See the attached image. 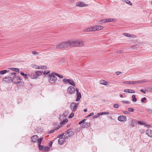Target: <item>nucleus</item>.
Instances as JSON below:
<instances>
[{
    "mask_svg": "<svg viewBox=\"0 0 152 152\" xmlns=\"http://www.w3.org/2000/svg\"><path fill=\"white\" fill-rule=\"evenodd\" d=\"M75 91V88L72 86H69L67 92L69 94H73Z\"/></svg>",
    "mask_w": 152,
    "mask_h": 152,
    "instance_id": "nucleus-8",
    "label": "nucleus"
},
{
    "mask_svg": "<svg viewBox=\"0 0 152 152\" xmlns=\"http://www.w3.org/2000/svg\"><path fill=\"white\" fill-rule=\"evenodd\" d=\"M98 116L96 114V115H95L93 117L94 118H98Z\"/></svg>",
    "mask_w": 152,
    "mask_h": 152,
    "instance_id": "nucleus-60",
    "label": "nucleus"
},
{
    "mask_svg": "<svg viewBox=\"0 0 152 152\" xmlns=\"http://www.w3.org/2000/svg\"><path fill=\"white\" fill-rule=\"evenodd\" d=\"M122 52L121 51H118L117 52V53H118L120 54L121 53V52Z\"/></svg>",
    "mask_w": 152,
    "mask_h": 152,
    "instance_id": "nucleus-62",
    "label": "nucleus"
},
{
    "mask_svg": "<svg viewBox=\"0 0 152 152\" xmlns=\"http://www.w3.org/2000/svg\"><path fill=\"white\" fill-rule=\"evenodd\" d=\"M66 116L64 115V114H63L60 115V119H61V118L63 119L64 118H65L66 117Z\"/></svg>",
    "mask_w": 152,
    "mask_h": 152,
    "instance_id": "nucleus-40",
    "label": "nucleus"
},
{
    "mask_svg": "<svg viewBox=\"0 0 152 152\" xmlns=\"http://www.w3.org/2000/svg\"><path fill=\"white\" fill-rule=\"evenodd\" d=\"M146 81L145 80H140L135 81V84L136 83H144Z\"/></svg>",
    "mask_w": 152,
    "mask_h": 152,
    "instance_id": "nucleus-30",
    "label": "nucleus"
},
{
    "mask_svg": "<svg viewBox=\"0 0 152 152\" xmlns=\"http://www.w3.org/2000/svg\"><path fill=\"white\" fill-rule=\"evenodd\" d=\"M106 22H107V19H105L100 20L99 21V24H102L103 23H105Z\"/></svg>",
    "mask_w": 152,
    "mask_h": 152,
    "instance_id": "nucleus-23",
    "label": "nucleus"
},
{
    "mask_svg": "<svg viewBox=\"0 0 152 152\" xmlns=\"http://www.w3.org/2000/svg\"><path fill=\"white\" fill-rule=\"evenodd\" d=\"M107 22H113L115 21V19H106Z\"/></svg>",
    "mask_w": 152,
    "mask_h": 152,
    "instance_id": "nucleus-35",
    "label": "nucleus"
},
{
    "mask_svg": "<svg viewBox=\"0 0 152 152\" xmlns=\"http://www.w3.org/2000/svg\"><path fill=\"white\" fill-rule=\"evenodd\" d=\"M76 90L77 92V98L76 99V101H78L81 98V94L80 92H79V90L77 89H76Z\"/></svg>",
    "mask_w": 152,
    "mask_h": 152,
    "instance_id": "nucleus-11",
    "label": "nucleus"
},
{
    "mask_svg": "<svg viewBox=\"0 0 152 152\" xmlns=\"http://www.w3.org/2000/svg\"><path fill=\"white\" fill-rule=\"evenodd\" d=\"M124 83L129 84H135V81H124L123 82Z\"/></svg>",
    "mask_w": 152,
    "mask_h": 152,
    "instance_id": "nucleus-18",
    "label": "nucleus"
},
{
    "mask_svg": "<svg viewBox=\"0 0 152 152\" xmlns=\"http://www.w3.org/2000/svg\"><path fill=\"white\" fill-rule=\"evenodd\" d=\"M128 110L130 112H133L134 111V109L132 108H129L128 109Z\"/></svg>",
    "mask_w": 152,
    "mask_h": 152,
    "instance_id": "nucleus-46",
    "label": "nucleus"
},
{
    "mask_svg": "<svg viewBox=\"0 0 152 152\" xmlns=\"http://www.w3.org/2000/svg\"><path fill=\"white\" fill-rule=\"evenodd\" d=\"M69 84H70L71 85L73 86H75V83L74 82V81L72 80L71 79H69Z\"/></svg>",
    "mask_w": 152,
    "mask_h": 152,
    "instance_id": "nucleus-20",
    "label": "nucleus"
},
{
    "mask_svg": "<svg viewBox=\"0 0 152 152\" xmlns=\"http://www.w3.org/2000/svg\"><path fill=\"white\" fill-rule=\"evenodd\" d=\"M113 107L115 108H118V107L119 106L118 104H114Z\"/></svg>",
    "mask_w": 152,
    "mask_h": 152,
    "instance_id": "nucleus-53",
    "label": "nucleus"
},
{
    "mask_svg": "<svg viewBox=\"0 0 152 152\" xmlns=\"http://www.w3.org/2000/svg\"><path fill=\"white\" fill-rule=\"evenodd\" d=\"M20 74L21 75L25 77H27V75L25 74L23 72H21L20 73Z\"/></svg>",
    "mask_w": 152,
    "mask_h": 152,
    "instance_id": "nucleus-43",
    "label": "nucleus"
},
{
    "mask_svg": "<svg viewBox=\"0 0 152 152\" xmlns=\"http://www.w3.org/2000/svg\"><path fill=\"white\" fill-rule=\"evenodd\" d=\"M11 69L13 70V71H15L16 72H19V69L17 68H10Z\"/></svg>",
    "mask_w": 152,
    "mask_h": 152,
    "instance_id": "nucleus-34",
    "label": "nucleus"
},
{
    "mask_svg": "<svg viewBox=\"0 0 152 152\" xmlns=\"http://www.w3.org/2000/svg\"><path fill=\"white\" fill-rule=\"evenodd\" d=\"M91 31H97L96 26L91 27Z\"/></svg>",
    "mask_w": 152,
    "mask_h": 152,
    "instance_id": "nucleus-26",
    "label": "nucleus"
},
{
    "mask_svg": "<svg viewBox=\"0 0 152 152\" xmlns=\"http://www.w3.org/2000/svg\"><path fill=\"white\" fill-rule=\"evenodd\" d=\"M47 68V67L46 66H39V69H46Z\"/></svg>",
    "mask_w": 152,
    "mask_h": 152,
    "instance_id": "nucleus-36",
    "label": "nucleus"
},
{
    "mask_svg": "<svg viewBox=\"0 0 152 152\" xmlns=\"http://www.w3.org/2000/svg\"><path fill=\"white\" fill-rule=\"evenodd\" d=\"M96 26V28L97 29V31H99L100 30H102L104 28V27L101 26Z\"/></svg>",
    "mask_w": 152,
    "mask_h": 152,
    "instance_id": "nucleus-22",
    "label": "nucleus"
},
{
    "mask_svg": "<svg viewBox=\"0 0 152 152\" xmlns=\"http://www.w3.org/2000/svg\"><path fill=\"white\" fill-rule=\"evenodd\" d=\"M110 114V113L108 112H103L101 113H98L97 114L98 117L102 115H109Z\"/></svg>",
    "mask_w": 152,
    "mask_h": 152,
    "instance_id": "nucleus-15",
    "label": "nucleus"
},
{
    "mask_svg": "<svg viewBox=\"0 0 152 152\" xmlns=\"http://www.w3.org/2000/svg\"><path fill=\"white\" fill-rule=\"evenodd\" d=\"M76 6H78L80 7H83L87 6L88 4H85L82 2L79 1L76 3Z\"/></svg>",
    "mask_w": 152,
    "mask_h": 152,
    "instance_id": "nucleus-10",
    "label": "nucleus"
},
{
    "mask_svg": "<svg viewBox=\"0 0 152 152\" xmlns=\"http://www.w3.org/2000/svg\"><path fill=\"white\" fill-rule=\"evenodd\" d=\"M68 121V120L67 119H65L63 121H61V124L63 125L65 124L66 123H67Z\"/></svg>",
    "mask_w": 152,
    "mask_h": 152,
    "instance_id": "nucleus-33",
    "label": "nucleus"
},
{
    "mask_svg": "<svg viewBox=\"0 0 152 152\" xmlns=\"http://www.w3.org/2000/svg\"><path fill=\"white\" fill-rule=\"evenodd\" d=\"M53 144V142L52 141H51L49 143V146L51 147L52 146V145Z\"/></svg>",
    "mask_w": 152,
    "mask_h": 152,
    "instance_id": "nucleus-57",
    "label": "nucleus"
},
{
    "mask_svg": "<svg viewBox=\"0 0 152 152\" xmlns=\"http://www.w3.org/2000/svg\"><path fill=\"white\" fill-rule=\"evenodd\" d=\"M38 136L37 135H34L33 136L31 137V141L33 142H35L37 140Z\"/></svg>",
    "mask_w": 152,
    "mask_h": 152,
    "instance_id": "nucleus-12",
    "label": "nucleus"
},
{
    "mask_svg": "<svg viewBox=\"0 0 152 152\" xmlns=\"http://www.w3.org/2000/svg\"><path fill=\"white\" fill-rule=\"evenodd\" d=\"M83 111L85 112H86L87 111V110L86 109H85Z\"/></svg>",
    "mask_w": 152,
    "mask_h": 152,
    "instance_id": "nucleus-64",
    "label": "nucleus"
},
{
    "mask_svg": "<svg viewBox=\"0 0 152 152\" xmlns=\"http://www.w3.org/2000/svg\"><path fill=\"white\" fill-rule=\"evenodd\" d=\"M60 127V126H58V127L56 128L55 129L50 131L49 132L50 133H53V132H54L55 130H56L58 129Z\"/></svg>",
    "mask_w": 152,
    "mask_h": 152,
    "instance_id": "nucleus-38",
    "label": "nucleus"
},
{
    "mask_svg": "<svg viewBox=\"0 0 152 152\" xmlns=\"http://www.w3.org/2000/svg\"><path fill=\"white\" fill-rule=\"evenodd\" d=\"M137 123L138 124L141 125H142L145 124V123L143 122L142 121H137Z\"/></svg>",
    "mask_w": 152,
    "mask_h": 152,
    "instance_id": "nucleus-37",
    "label": "nucleus"
},
{
    "mask_svg": "<svg viewBox=\"0 0 152 152\" xmlns=\"http://www.w3.org/2000/svg\"><path fill=\"white\" fill-rule=\"evenodd\" d=\"M50 72V71L49 70H45L44 71V72H43V74L44 75H46L49 73Z\"/></svg>",
    "mask_w": 152,
    "mask_h": 152,
    "instance_id": "nucleus-39",
    "label": "nucleus"
},
{
    "mask_svg": "<svg viewBox=\"0 0 152 152\" xmlns=\"http://www.w3.org/2000/svg\"><path fill=\"white\" fill-rule=\"evenodd\" d=\"M43 139V138H40L39 139H38L37 143L38 144V145H40V144H41V142Z\"/></svg>",
    "mask_w": 152,
    "mask_h": 152,
    "instance_id": "nucleus-32",
    "label": "nucleus"
},
{
    "mask_svg": "<svg viewBox=\"0 0 152 152\" xmlns=\"http://www.w3.org/2000/svg\"><path fill=\"white\" fill-rule=\"evenodd\" d=\"M69 41H66L64 42H61L56 45V48H54V49H60L62 48H66L69 46V44L68 43Z\"/></svg>",
    "mask_w": 152,
    "mask_h": 152,
    "instance_id": "nucleus-2",
    "label": "nucleus"
},
{
    "mask_svg": "<svg viewBox=\"0 0 152 152\" xmlns=\"http://www.w3.org/2000/svg\"><path fill=\"white\" fill-rule=\"evenodd\" d=\"M132 100L134 102H135L137 101V99L135 95H132Z\"/></svg>",
    "mask_w": 152,
    "mask_h": 152,
    "instance_id": "nucleus-27",
    "label": "nucleus"
},
{
    "mask_svg": "<svg viewBox=\"0 0 152 152\" xmlns=\"http://www.w3.org/2000/svg\"><path fill=\"white\" fill-rule=\"evenodd\" d=\"M140 91L142 92L144 94H145L146 93L145 92V91H143V89H141Z\"/></svg>",
    "mask_w": 152,
    "mask_h": 152,
    "instance_id": "nucleus-59",
    "label": "nucleus"
},
{
    "mask_svg": "<svg viewBox=\"0 0 152 152\" xmlns=\"http://www.w3.org/2000/svg\"><path fill=\"white\" fill-rule=\"evenodd\" d=\"M39 149L40 150H42L43 149V146L41 145V144H40V145H38Z\"/></svg>",
    "mask_w": 152,
    "mask_h": 152,
    "instance_id": "nucleus-47",
    "label": "nucleus"
},
{
    "mask_svg": "<svg viewBox=\"0 0 152 152\" xmlns=\"http://www.w3.org/2000/svg\"><path fill=\"white\" fill-rule=\"evenodd\" d=\"M94 114V113H93V112L89 114V115L87 117H90V116H91L93 115Z\"/></svg>",
    "mask_w": 152,
    "mask_h": 152,
    "instance_id": "nucleus-56",
    "label": "nucleus"
},
{
    "mask_svg": "<svg viewBox=\"0 0 152 152\" xmlns=\"http://www.w3.org/2000/svg\"><path fill=\"white\" fill-rule=\"evenodd\" d=\"M145 90L147 92H152V88L147 87L145 88Z\"/></svg>",
    "mask_w": 152,
    "mask_h": 152,
    "instance_id": "nucleus-25",
    "label": "nucleus"
},
{
    "mask_svg": "<svg viewBox=\"0 0 152 152\" xmlns=\"http://www.w3.org/2000/svg\"><path fill=\"white\" fill-rule=\"evenodd\" d=\"M65 138L63 137H61L59 138V139L58 140V142L60 144L62 145L64 143V142H65Z\"/></svg>",
    "mask_w": 152,
    "mask_h": 152,
    "instance_id": "nucleus-14",
    "label": "nucleus"
},
{
    "mask_svg": "<svg viewBox=\"0 0 152 152\" xmlns=\"http://www.w3.org/2000/svg\"><path fill=\"white\" fill-rule=\"evenodd\" d=\"M124 113L125 114H129V113L128 112L126 111H124Z\"/></svg>",
    "mask_w": 152,
    "mask_h": 152,
    "instance_id": "nucleus-61",
    "label": "nucleus"
},
{
    "mask_svg": "<svg viewBox=\"0 0 152 152\" xmlns=\"http://www.w3.org/2000/svg\"><path fill=\"white\" fill-rule=\"evenodd\" d=\"M150 125H147V124H146V125H145V126H147V127H148L149 126H150Z\"/></svg>",
    "mask_w": 152,
    "mask_h": 152,
    "instance_id": "nucleus-63",
    "label": "nucleus"
},
{
    "mask_svg": "<svg viewBox=\"0 0 152 152\" xmlns=\"http://www.w3.org/2000/svg\"><path fill=\"white\" fill-rule=\"evenodd\" d=\"M16 73L15 72L10 73H9V77L11 78V80L14 77L16 76Z\"/></svg>",
    "mask_w": 152,
    "mask_h": 152,
    "instance_id": "nucleus-17",
    "label": "nucleus"
},
{
    "mask_svg": "<svg viewBox=\"0 0 152 152\" xmlns=\"http://www.w3.org/2000/svg\"><path fill=\"white\" fill-rule=\"evenodd\" d=\"M43 72L42 71L40 70L36 71L35 73H32L31 74L30 76L31 79H36L38 78L39 76L41 75Z\"/></svg>",
    "mask_w": 152,
    "mask_h": 152,
    "instance_id": "nucleus-3",
    "label": "nucleus"
},
{
    "mask_svg": "<svg viewBox=\"0 0 152 152\" xmlns=\"http://www.w3.org/2000/svg\"><path fill=\"white\" fill-rule=\"evenodd\" d=\"M8 72V71L7 70H3L0 71V73L1 74L4 75L7 72Z\"/></svg>",
    "mask_w": 152,
    "mask_h": 152,
    "instance_id": "nucleus-31",
    "label": "nucleus"
},
{
    "mask_svg": "<svg viewBox=\"0 0 152 152\" xmlns=\"http://www.w3.org/2000/svg\"><path fill=\"white\" fill-rule=\"evenodd\" d=\"M74 115V113H73V112H72L71 114H70V115L69 116V118H72Z\"/></svg>",
    "mask_w": 152,
    "mask_h": 152,
    "instance_id": "nucleus-44",
    "label": "nucleus"
},
{
    "mask_svg": "<svg viewBox=\"0 0 152 152\" xmlns=\"http://www.w3.org/2000/svg\"><path fill=\"white\" fill-rule=\"evenodd\" d=\"M146 98L145 97L142 98L141 99V101L142 102H144V101H145L146 100Z\"/></svg>",
    "mask_w": 152,
    "mask_h": 152,
    "instance_id": "nucleus-49",
    "label": "nucleus"
},
{
    "mask_svg": "<svg viewBox=\"0 0 152 152\" xmlns=\"http://www.w3.org/2000/svg\"><path fill=\"white\" fill-rule=\"evenodd\" d=\"M20 77L19 76H15L12 79V80L13 83H18L20 82Z\"/></svg>",
    "mask_w": 152,
    "mask_h": 152,
    "instance_id": "nucleus-9",
    "label": "nucleus"
},
{
    "mask_svg": "<svg viewBox=\"0 0 152 152\" xmlns=\"http://www.w3.org/2000/svg\"><path fill=\"white\" fill-rule=\"evenodd\" d=\"M124 92H128L129 93H135L134 90H131V89H125L124 90Z\"/></svg>",
    "mask_w": 152,
    "mask_h": 152,
    "instance_id": "nucleus-19",
    "label": "nucleus"
},
{
    "mask_svg": "<svg viewBox=\"0 0 152 152\" xmlns=\"http://www.w3.org/2000/svg\"><path fill=\"white\" fill-rule=\"evenodd\" d=\"M69 46L71 47L81 46L84 45V42L81 39L72 40H68Z\"/></svg>",
    "mask_w": 152,
    "mask_h": 152,
    "instance_id": "nucleus-1",
    "label": "nucleus"
},
{
    "mask_svg": "<svg viewBox=\"0 0 152 152\" xmlns=\"http://www.w3.org/2000/svg\"><path fill=\"white\" fill-rule=\"evenodd\" d=\"M34 67L36 69H39V66L37 65H34Z\"/></svg>",
    "mask_w": 152,
    "mask_h": 152,
    "instance_id": "nucleus-51",
    "label": "nucleus"
},
{
    "mask_svg": "<svg viewBox=\"0 0 152 152\" xmlns=\"http://www.w3.org/2000/svg\"><path fill=\"white\" fill-rule=\"evenodd\" d=\"M123 1L126 2V4H129L130 6H132V4L129 1L125 0H123Z\"/></svg>",
    "mask_w": 152,
    "mask_h": 152,
    "instance_id": "nucleus-29",
    "label": "nucleus"
},
{
    "mask_svg": "<svg viewBox=\"0 0 152 152\" xmlns=\"http://www.w3.org/2000/svg\"><path fill=\"white\" fill-rule=\"evenodd\" d=\"M64 133H62L60 134L57 137L58 138H61V137H62L64 135Z\"/></svg>",
    "mask_w": 152,
    "mask_h": 152,
    "instance_id": "nucleus-50",
    "label": "nucleus"
},
{
    "mask_svg": "<svg viewBox=\"0 0 152 152\" xmlns=\"http://www.w3.org/2000/svg\"><path fill=\"white\" fill-rule=\"evenodd\" d=\"M146 134L149 137H152V130L151 129H148L146 131Z\"/></svg>",
    "mask_w": 152,
    "mask_h": 152,
    "instance_id": "nucleus-13",
    "label": "nucleus"
},
{
    "mask_svg": "<svg viewBox=\"0 0 152 152\" xmlns=\"http://www.w3.org/2000/svg\"><path fill=\"white\" fill-rule=\"evenodd\" d=\"M118 120L121 122L126 121L127 120L126 116L124 115H120L118 117Z\"/></svg>",
    "mask_w": 152,
    "mask_h": 152,
    "instance_id": "nucleus-7",
    "label": "nucleus"
},
{
    "mask_svg": "<svg viewBox=\"0 0 152 152\" xmlns=\"http://www.w3.org/2000/svg\"><path fill=\"white\" fill-rule=\"evenodd\" d=\"M32 53L33 54H35L36 55H38V53L36 52V51H32Z\"/></svg>",
    "mask_w": 152,
    "mask_h": 152,
    "instance_id": "nucleus-52",
    "label": "nucleus"
},
{
    "mask_svg": "<svg viewBox=\"0 0 152 152\" xmlns=\"http://www.w3.org/2000/svg\"><path fill=\"white\" fill-rule=\"evenodd\" d=\"M122 102L124 103H129V102L126 101H122Z\"/></svg>",
    "mask_w": 152,
    "mask_h": 152,
    "instance_id": "nucleus-58",
    "label": "nucleus"
},
{
    "mask_svg": "<svg viewBox=\"0 0 152 152\" xmlns=\"http://www.w3.org/2000/svg\"><path fill=\"white\" fill-rule=\"evenodd\" d=\"M53 74H54L60 78H63V76L62 75H60L54 72L53 73Z\"/></svg>",
    "mask_w": 152,
    "mask_h": 152,
    "instance_id": "nucleus-28",
    "label": "nucleus"
},
{
    "mask_svg": "<svg viewBox=\"0 0 152 152\" xmlns=\"http://www.w3.org/2000/svg\"><path fill=\"white\" fill-rule=\"evenodd\" d=\"M115 73L117 75H119L120 74H121L122 72H116Z\"/></svg>",
    "mask_w": 152,
    "mask_h": 152,
    "instance_id": "nucleus-55",
    "label": "nucleus"
},
{
    "mask_svg": "<svg viewBox=\"0 0 152 152\" xmlns=\"http://www.w3.org/2000/svg\"><path fill=\"white\" fill-rule=\"evenodd\" d=\"M86 120L85 119L82 120V121L79 122V123H78L79 124H82V123H83L86 121Z\"/></svg>",
    "mask_w": 152,
    "mask_h": 152,
    "instance_id": "nucleus-45",
    "label": "nucleus"
},
{
    "mask_svg": "<svg viewBox=\"0 0 152 152\" xmlns=\"http://www.w3.org/2000/svg\"><path fill=\"white\" fill-rule=\"evenodd\" d=\"M146 110L149 112L150 113L152 114V110L150 109H146Z\"/></svg>",
    "mask_w": 152,
    "mask_h": 152,
    "instance_id": "nucleus-48",
    "label": "nucleus"
},
{
    "mask_svg": "<svg viewBox=\"0 0 152 152\" xmlns=\"http://www.w3.org/2000/svg\"><path fill=\"white\" fill-rule=\"evenodd\" d=\"M50 149V148L48 147H45L44 148V149L45 151H48Z\"/></svg>",
    "mask_w": 152,
    "mask_h": 152,
    "instance_id": "nucleus-42",
    "label": "nucleus"
},
{
    "mask_svg": "<svg viewBox=\"0 0 152 152\" xmlns=\"http://www.w3.org/2000/svg\"><path fill=\"white\" fill-rule=\"evenodd\" d=\"M84 31L85 32H91V27L85 28L84 30Z\"/></svg>",
    "mask_w": 152,
    "mask_h": 152,
    "instance_id": "nucleus-24",
    "label": "nucleus"
},
{
    "mask_svg": "<svg viewBox=\"0 0 152 152\" xmlns=\"http://www.w3.org/2000/svg\"><path fill=\"white\" fill-rule=\"evenodd\" d=\"M102 85H107V83L105 81L103 80H101L99 82Z\"/></svg>",
    "mask_w": 152,
    "mask_h": 152,
    "instance_id": "nucleus-21",
    "label": "nucleus"
},
{
    "mask_svg": "<svg viewBox=\"0 0 152 152\" xmlns=\"http://www.w3.org/2000/svg\"><path fill=\"white\" fill-rule=\"evenodd\" d=\"M134 123V121L133 120H132V122L131 123V126H132V127L134 126V125L133 124Z\"/></svg>",
    "mask_w": 152,
    "mask_h": 152,
    "instance_id": "nucleus-54",
    "label": "nucleus"
},
{
    "mask_svg": "<svg viewBox=\"0 0 152 152\" xmlns=\"http://www.w3.org/2000/svg\"><path fill=\"white\" fill-rule=\"evenodd\" d=\"M53 72L48 75L49 80V82L52 84L55 83L57 80V77L53 74Z\"/></svg>",
    "mask_w": 152,
    "mask_h": 152,
    "instance_id": "nucleus-4",
    "label": "nucleus"
},
{
    "mask_svg": "<svg viewBox=\"0 0 152 152\" xmlns=\"http://www.w3.org/2000/svg\"><path fill=\"white\" fill-rule=\"evenodd\" d=\"M123 34L124 36H126V37H134L135 38L136 37V36L133 35H130L128 33H124Z\"/></svg>",
    "mask_w": 152,
    "mask_h": 152,
    "instance_id": "nucleus-16",
    "label": "nucleus"
},
{
    "mask_svg": "<svg viewBox=\"0 0 152 152\" xmlns=\"http://www.w3.org/2000/svg\"><path fill=\"white\" fill-rule=\"evenodd\" d=\"M69 79H64L63 80V82L64 83H66L69 82Z\"/></svg>",
    "mask_w": 152,
    "mask_h": 152,
    "instance_id": "nucleus-41",
    "label": "nucleus"
},
{
    "mask_svg": "<svg viewBox=\"0 0 152 152\" xmlns=\"http://www.w3.org/2000/svg\"><path fill=\"white\" fill-rule=\"evenodd\" d=\"M78 105V104L74 102H72L71 104L70 108L72 111H74L76 110Z\"/></svg>",
    "mask_w": 152,
    "mask_h": 152,
    "instance_id": "nucleus-6",
    "label": "nucleus"
},
{
    "mask_svg": "<svg viewBox=\"0 0 152 152\" xmlns=\"http://www.w3.org/2000/svg\"><path fill=\"white\" fill-rule=\"evenodd\" d=\"M74 132L73 131H71L70 130H67L66 133H65V138H67L68 137H71L74 135Z\"/></svg>",
    "mask_w": 152,
    "mask_h": 152,
    "instance_id": "nucleus-5",
    "label": "nucleus"
}]
</instances>
